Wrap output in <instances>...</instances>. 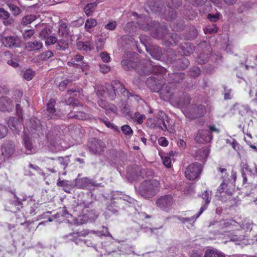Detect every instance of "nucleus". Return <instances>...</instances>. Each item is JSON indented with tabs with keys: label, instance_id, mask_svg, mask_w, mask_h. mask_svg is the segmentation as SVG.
<instances>
[{
	"label": "nucleus",
	"instance_id": "f257e3e1",
	"mask_svg": "<svg viewBox=\"0 0 257 257\" xmlns=\"http://www.w3.org/2000/svg\"><path fill=\"white\" fill-rule=\"evenodd\" d=\"M146 84L152 91L158 92L160 98L164 101H171L179 107L186 106L190 103L189 94L180 91L176 84L168 83L162 84L154 76L148 78Z\"/></svg>",
	"mask_w": 257,
	"mask_h": 257
},
{
	"label": "nucleus",
	"instance_id": "f03ea898",
	"mask_svg": "<svg viewBox=\"0 0 257 257\" xmlns=\"http://www.w3.org/2000/svg\"><path fill=\"white\" fill-rule=\"evenodd\" d=\"M137 55L136 53H125L124 54L121 62L122 67L124 70L130 71L134 69L141 75H149L151 73H154L157 75L166 73L167 70L165 68L160 65H154L151 60H143L139 64H137L136 62L132 60V59Z\"/></svg>",
	"mask_w": 257,
	"mask_h": 257
},
{
	"label": "nucleus",
	"instance_id": "7ed1b4c3",
	"mask_svg": "<svg viewBox=\"0 0 257 257\" xmlns=\"http://www.w3.org/2000/svg\"><path fill=\"white\" fill-rule=\"evenodd\" d=\"M166 3L168 7L167 14L166 8L163 6L160 7V1L148 2L147 7L146 8V11L148 13L151 12L157 14L167 21H171L176 17L175 9L181 5L182 0H167Z\"/></svg>",
	"mask_w": 257,
	"mask_h": 257
},
{
	"label": "nucleus",
	"instance_id": "20e7f679",
	"mask_svg": "<svg viewBox=\"0 0 257 257\" xmlns=\"http://www.w3.org/2000/svg\"><path fill=\"white\" fill-rule=\"evenodd\" d=\"M161 185L156 179H148L143 181L140 185L139 194L145 198H151L160 191Z\"/></svg>",
	"mask_w": 257,
	"mask_h": 257
},
{
	"label": "nucleus",
	"instance_id": "39448f33",
	"mask_svg": "<svg viewBox=\"0 0 257 257\" xmlns=\"http://www.w3.org/2000/svg\"><path fill=\"white\" fill-rule=\"evenodd\" d=\"M168 31L167 26L163 25L162 27H158L155 31H153L151 33V35L155 38L164 40L163 45L165 46H176L181 39L180 36L176 33H172L168 36V39L166 40Z\"/></svg>",
	"mask_w": 257,
	"mask_h": 257
},
{
	"label": "nucleus",
	"instance_id": "423d86ee",
	"mask_svg": "<svg viewBox=\"0 0 257 257\" xmlns=\"http://www.w3.org/2000/svg\"><path fill=\"white\" fill-rule=\"evenodd\" d=\"M213 225L216 230L219 233L223 234L235 230L237 227V222L233 219H222L210 224Z\"/></svg>",
	"mask_w": 257,
	"mask_h": 257
},
{
	"label": "nucleus",
	"instance_id": "0eeeda50",
	"mask_svg": "<svg viewBox=\"0 0 257 257\" xmlns=\"http://www.w3.org/2000/svg\"><path fill=\"white\" fill-rule=\"evenodd\" d=\"M201 164L194 162L188 165L184 172L185 176L189 180H194L198 178L202 171Z\"/></svg>",
	"mask_w": 257,
	"mask_h": 257
},
{
	"label": "nucleus",
	"instance_id": "6e6552de",
	"mask_svg": "<svg viewBox=\"0 0 257 257\" xmlns=\"http://www.w3.org/2000/svg\"><path fill=\"white\" fill-rule=\"evenodd\" d=\"M175 203L174 199L171 195H164L158 198L156 201L157 206L161 210L165 212H169Z\"/></svg>",
	"mask_w": 257,
	"mask_h": 257
},
{
	"label": "nucleus",
	"instance_id": "1a4fd4ad",
	"mask_svg": "<svg viewBox=\"0 0 257 257\" xmlns=\"http://www.w3.org/2000/svg\"><path fill=\"white\" fill-rule=\"evenodd\" d=\"M235 192V185H229L224 182L221 183L217 189V193L222 200L230 199Z\"/></svg>",
	"mask_w": 257,
	"mask_h": 257
},
{
	"label": "nucleus",
	"instance_id": "9d476101",
	"mask_svg": "<svg viewBox=\"0 0 257 257\" xmlns=\"http://www.w3.org/2000/svg\"><path fill=\"white\" fill-rule=\"evenodd\" d=\"M202 195L203 199L205 201V204L200 208V210L197 214L193 215L191 217H182L180 218V220L182 223L188 222H189L190 224H192L195 222L196 219L199 217L203 211L207 209L208 205L209 204L211 200L209 197L210 195L207 191H205Z\"/></svg>",
	"mask_w": 257,
	"mask_h": 257
},
{
	"label": "nucleus",
	"instance_id": "9b49d317",
	"mask_svg": "<svg viewBox=\"0 0 257 257\" xmlns=\"http://www.w3.org/2000/svg\"><path fill=\"white\" fill-rule=\"evenodd\" d=\"M206 113V108L203 105H192L190 110L185 111V116L191 120L202 117Z\"/></svg>",
	"mask_w": 257,
	"mask_h": 257
},
{
	"label": "nucleus",
	"instance_id": "f8f14e48",
	"mask_svg": "<svg viewBox=\"0 0 257 257\" xmlns=\"http://www.w3.org/2000/svg\"><path fill=\"white\" fill-rule=\"evenodd\" d=\"M69 35L67 30L62 31L59 30V39L57 40L56 49L57 50L65 51L69 46Z\"/></svg>",
	"mask_w": 257,
	"mask_h": 257
},
{
	"label": "nucleus",
	"instance_id": "ddd939ff",
	"mask_svg": "<svg viewBox=\"0 0 257 257\" xmlns=\"http://www.w3.org/2000/svg\"><path fill=\"white\" fill-rule=\"evenodd\" d=\"M88 146L90 152L95 155L100 154L105 148V143L103 141L95 138L89 141Z\"/></svg>",
	"mask_w": 257,
	"mask_h": 257
},
{
	"label": "nucleus",
	"instance_id": "4468645a",
	"mask_svg": "<svg viewBox=\"0 0 257 257\" xmlns=\"http://www.w3.org/2000/svg\"><path fill=\"white\" fill-rule=\"evenodd\" d=\"M161 130L164 132H168L170 134H174L175 127L172 123L171 119L164 113H162V121L161 123Z\"/></svg>",
	"mask_w": 257,
	"mask_h": 257
},
{
	"label": "nucleus",
	"instance_id": "2eb2a0df",
	"mask_svg": "<svg viewBox=\"0 0 257 257\" xmlns=\"http://www.w3.org/2000/svg\"><path fill=\"white\" fill-rule=\"evenodd\" d=\"M212 135L208 130H200L198 131L195 137V140L199 143H206L211 141Z\"/></svg>",
	"mask_w": 257,
	"mask_h": 257
},
{
	"label": "nucleus",
	"instance_id": "dca6fc26",
	"mask_svg": "<svg viewBox=\"0 0 257 257\" xmlns=\"http://www.w3.org/2000/svg\"><path fill=\"white\" fill-rule=\"evenodd\" d=\"M113 93L115 95H122L125 98H128L133 95L130 93L128 90L125 89L124 85L120 83L118 80H113Z\"/></svg>",
	"mask_w": 257,
	"mask_h": 257
},
{
	"label": "nucleus",
	"instance_id": "f3484780",
	"mask_svg": "<svg viewBox=\"0 0 257 257\" xmlns=\"http://www.w3.org/2000/svg\"><path fill=\"white\" fill-rule=\"evenodd\" d=\"M1 42L5 47L10 48L18 47L20 43L19 38L15 36L3 37Z\"/></svg>",
	"mask_w": 257,
	"mask_h": 257
},
{
	"label": "nucleus",
	"instance_id": "a211bd4d",
	"mask_svg": "<svg viewBox=\"0 0 257 257\" xmlns=\"http://www.w3.org/2000/svg\"><path fill=\"white\" fill-rule=\"evenodd\" d=\"M126 171V178L131 181L136 179L141 175V168L137 165L128 166Z\"/></svg>",
	"mask_w": 257,
	"mask_h": 257
},
{
	"label": "nucleus",
	"instance_id": "6ab92c4d",
	"mask_svg": "<svg viewBox=\"0 0 257 257\" xmlns=\"http://www.w3.org/2000/svg\"><path fill=\"white\" fill-rule=\"evenodd\" d=\"M70 160L68 157L66 156L64 157H58L55 162H53V164L55 165L53 168L48 169L49 172L52 173H56L60 170L58 166H60L61 168L65 169L69 164Z\"/></svg>",
	"mask_w": 257,
	"mask_h": 257
},
{
	"label": "nucleus",
	"instance_id": "aec40b11",
	"mask_svg": "<svg viewBox=\"0 0 257 257\" xmlns=\"http://www.w3.org/2000/svg\"><path fill=\"white\" fill-rule=\"evenodd\" d=\"M56 100L53 99H50L47 104V112L48 118L49 119H57L59 118L60 115L56 113V110L55 107Z\"/></svg>",
	"mask_w": 257,
	"mask_h": 257
},
{
	"label": "nucleus",
	"instance_id": "412c9836",
	"mask_svg": "<svg viewBox=\"0 0 257 257\" xmlns=\"http://www.w3.org/2000/svg\"><path fill=\"white\" fill-rule=\"evenodd\" d=\"M142 43L144 46L147 52L149 53L153 58L158 60H161L163 53L160 47L158 46H152L150 48H148L144 43Z\"/></svg>",
	"mask_w": 257,
	"mask_h": 257
},
{
	"label": "nucleus",
	"instance_id": "4be33fe9",
	"mask_svg": "<svg viewBox=\"0 0 257 257\" xmlns=\"http://www.w3.org/2000/svg\"><path fill=\"white\" fill-rule=\"evenodd\" d=\"M83 106H81V108ZM75 110L71 111L68 113V117L70 118H75L79 120H85L90 118L89 114L83 111L82 109H74Z\"/></svg>",
	"mask_w": 257,
	"mask_h": 257
},
{
	"label": "nucleus",
	"instance_id": "5701e85b",
	"mask_svg": "<svg viewBox=\"0 0 257 257\" xmlns=\"http://www.w3.org/2000/svg\"><path fill=\"white\" fill-rule=\"evenodd\" d=\"M14 104L13 101L7 97L0 98V110L2 111H10L14 108Z\"/></svg>",
	"mask_w": 257,
	"mask_h": 257
},
{
	"label": "nucleus",
	"instance_id": "b1692460",
	"mask_svg": "<svg viewBox=\"0 0 257 257\" xmlns=\"http://www.w3.org/2000/svg\"><path fill=\"white\" fill-rule=\"evenodd\" d=\"M194 46L190 42H185L180 46L179 52L184 56H190L194 51Z\"/></svg>",
	"mask_w": 257,
	"mask_h": 257
},
{
	"label": "nucleus",
	"instance_id": "393cba45",
	"mask_svg": "<svg viewBox=\"0 0 257 257\" xmlns=\"http://www.w3.org/2000/svg\"><path fill=\"white\" fill-rule=\"evenodd\" d=\"M2 155L6 157L11 156L15 152V144L13 143L8 142L2 146Z\"/></svg>",
	"mask_w": 257,
	"mask_h": 257
},
{
	"label": "nucleus",
	"instance_id": "a878e982",
	"mask_svg": "<svg viewBox=\"0 0 257 257\" xmlns=\"http://www.w3.org/2000/svg\"><path fill=\"white\" fill-rule=\"evenodd\" d=\"M0 19L3 20L5 26L11 25L14 22V20L10 18V14L4 8H0Z\"/></svg>",
	"mask_w": 257,
	"mask_h": 257
},
{
	"label": "nucleus",
	"instance_id": "bb28decb",
	"mask_svg": "<svg viewBox=\"0 0 257 257\" xmlns=\"http://www.w3.org/2000/svg\"><path fill=\"white\" fill-rule=\"evenodd\" d=\"M162 114L159 116L149 118L147 120L148 125L153 129H160L161 127Z\"/></svg>",
	"mask_w": 257,
	"mask_h": 257
},
{
	"label": "nucleus",
	"instance_id": "cd10ccee",
	"mask_svg": "<svg viewBox=\"0 0 257 257\" xmlns=\"http://www.w3.org/2000/svg\"><path fill=\"white\" fill-rule=\"evenodd\" d=\"M23 140L27 154H31L34 153L35 149H34L33 143L30 138L25 134L23 137Z\"/></svg>",
	"mask_w": 257,
	"mask_h": 257
},
{
	"label": "nucleus",
	"instance_id": "c85d7f7f",
	"mask_svg": "<svg viewBox=\"0 0 257 257\" xmlns=\"http://www.w3.org/2000/svg\"><path fill=\"white\" fill-rule=\"evenodd\" d=\"M84 59V57L83 56L80 55H76L74 58H73L74 61L77 62H80V64L75 63L74 62H68V65L69 66H72L74 67L75 68H78L80 67L82 71H83L84 70V68L86 66H87V64L84 62H83V60Z\"/></svg>",
	"mask_w": 257,
	"mask_h": 257
},
{
	"label": "nucleus",
	"instance_id": "c756f323",
	"mask_svg": "<svg viewBox=\"0 0 257 257\" xmlns=\"http://www.w3.org/2000/svg\"><path fill=\"white\" fill-rule=\"evenodd\" d=\"M185 74L184 73L177 72L168 74V80L171 83L175 84L180 82L184 78Z\"/></svg>",
	"mask_w": 257,
	"mask_h": 257
},
{
	"label": "nucleus",
	"instance_id": "7c9ffc66",
	"mask_svg": "<svg viewBox=\"0 0 257 257\" xmlns=\"http://www.w3.org/2000/svg\"><path fill=\"white\" fill-rule=\"evenodd\" d=\"M76 47L79 50H84L85 51H90L93 48V44L90 41H77Z\"/></svg>",
	"mask_w": 257,
	"mask_h": 257
},
{
	"label": "nucleus",
	"instance_id": "2f4dec72",
	"mask_svg": "<svg viewBox=\"0 0 257 257\" xmlns=\"http://www.w3.org/2000/svg\"><path fill=\"white\" fill-rule=\"evenodd\" d=\"M19 119L15 117H11L8 120L9 127L13 131H20L21 128V124L18 123Z\"/></svg>",
	"mask_w": 257,
	"mask_h": 257
},
{
	"label": "nucleus",
	"instance_id": "473e14b6",
	"mask_svg": "<svg viewBox=\"0 0 257 257\" xmlns=\"http://www.w3.org/2000/svg\"><path fill=\"white\" fill-rule=\"evenodd\" d=\"M208 151L206 148H202L196 152V159L202 162H204L208 157Z\"/></svg>",
	"mask_w": 257,
	"mask_h": 257
},
{
	"label": "nucleus",
	"instance_id": "72a5a7b5",
	"mask_svg": "<svg viewBox=\"0 0 257 257\" xmlns=\"http://www.w3.org/2000/svg\"><path fill=\"white\" fill-rule=\"evenodd\" d=\"M204 257H226L225 254L216 249H207L204 253Z\"/></svg>",
	"mask_w": 257,
	"mask_h": 257
},
{
	"label": "nucleus",
	"instance_id": "f704fd0d",
	"mask_svg": "<svg viewBox=\"0 0 257 257\" xmlns=\"http://www.w3.org/2000/svg\"><path fill=\"white\" fill-rule=\"evenodd\" d=\"M175 63V67L177 69H185L189 66V61L186 58L182 57L181 59H178Z\"/></svg>",
	"mask_w": 257,
	"mask_h": 257
},
{
	"label": "nucleus",
	"instance_id": "c9c22d12",
	"mask_svg": "<svg viewBox=\"0 0 257 257\" xmlns=\"http://www.w3.org/2000/svg\"><path fill=\"white\" fill-rule=\"evenodd\" d=\"M42 47L43 44L40 41L28 42L26 45V47L30 51L38 50L42 48Z\"/></svg>",
	"mask_w": 257,
	"mask_h": 257
},
{
	"label": "nucleus",
	"instance_id": "e433bc0d",
	"mask_svg": "<svg viewBox=\"0 0 257 257\" xmlns=\"http://www.w3.org/2000/svg\"><path fill=\"white\" fill-rule=\"evenodd\" d=\"M97 25V22L96 20L92 18L88 19L85 23V30L88 32H90V30L96 26Z\"/></svg>",
	"mask_w": 257,
	"mask_h": 257
},
{
	"label": "nucleus",
	"instance_id": "4c0bfd02",
	"mask_svg": "<svg viewBox=\"0 0 257 257\" xmlns=\"http://www.w3.org/2000/svg\"><path fill=\"white\" fill-rule=\"evenodd\" d=\"M37 19V16L35 15H28L25 16L22 20L21 23L23 25H27L31 24Z\"/></svg>",
	"mask_w": 257,
	"mask_h": 257
},
{
	"label": "nucleus",
	"instance_id": "58836bf2",
	"mask_svg": "<svg viewBox=\"0 0 257 257\" xmlns=\"http://www.w3.org/2000/svg\"><path fill=\"white\" fill-rule=\"evenodd\" d=\"M96 6L97 5L95 3H89L85 6L84 8V11L88 17L92 15Z\"/></svg>",
	"mask_w": 257,
	"mask_h": 257
},
{
	"label": "nucleus",
	"instance_id": "ea45409f",
	"mask_svg": "<svg viewBox=\"0 0 257 257\" xmlns=\"http://www.w3.org/2000/svg\"><path fill=\"white\" fill-rule=\"evenodd\" d=\"M198 34L197 29L194 27H192L189 29L188 34L185 36V38L188 40H193L197 37Z\"/></svg>",
	"mask_w": 257,
	"mask_h": 257
},
{
	"label": "nucleus",
	"instance_id": "a19ab883",
	"mask_svg": "<svg viewBox=\"0 0 257 257\" xmlns=\"http://www.w3.org/2000/svg\"><path fill=\"white\" fill-rule=\"evenodd\" d=\"M146 116L144 114H141L139 112L137 111L133 114V117L130 119H132L139 124H142Z\"/></svg>",
	"mask_w": 257,
	"mask_h": 257
},
{
	"label": "nucleus",
	"instance_id": "79ce46f5",
	"mask_svg": "<svg viewBox=\"0 0 257 257\" xmlns=\"http://www.w3.org/2000/svg\"><path fill=\"white\" fill-rule=\"evenodd\" d=\"M168 57L166 59V61L168 64L173 63L176 60V54L175 52L172 49L167 51Z\"/></svg>",
	"mask_w": 257,
	"mask_h": 257
},
{
	"label": "nucleus",
	"instance_id": "37998d69",
	"mask_svg": "<svg viewBox=\"0 0 257 257\" xmlns=\"http://www.w3.org/2000/svg\"><path fill=\"white\" fill-rule=\"evenodd\" d=\"M31 124L32 125L30 126V128L31 131L33 130H37L39 127H40V120L37 119L31 118L29 121V125H30Z\"/></svg>",
	"mask_w": 257,
	"mask_h": 257
},
{
	"label": "nucleus",
	"instance_id": "c03bdc74",
	"mask_svg": "<svg viewBox=\"0 0 257 257\" xmlns=\"http://www.w3.org/2000/svg\"><path fill=\"white\" fill-rule=\"evenodd\" d=\"M216 169L217 171L220 173L221 178L223 180V182H224L229 176L227 172V169L222 166L217 167Z\"/></svg>",
	"mask_w": 257,
	"mask_h": 257
},
{
	"label": "nucleus",
	"instance_id": "a18cd8bd",
	"mask_svg": "<svg viewBox=\"0 0 257 257\" xmlns=\"http://www.w3.org/2000/svg\"><path fill=\"white\" fill-rule=\"evenodd\" d=\"M201 73V70L199 67H192L188 71V75L191 77H198Z\"/></svg>",
	"mask_w": 257,
	"mask_h": 257
},
{
	"label": "nucleus",
	"instance_id": "49530a36",
	"mask_svg": "<svg viewBox=\"0 0 257 257\" xmlns=\"http://www.w3.org/2000/svg\"><path fill=\"white\" fill-rule=\"evenodd\" d=\"M9 8L11 11L12 14L15 16H18L19 15L21 12V9L16 5L13 4H8Z\"/></svg>",
	"mask_w": 257,
	"mask_h": 257
},
{
	"label": "nucleus",
	"instance_id": "de8ad7c7",
	"mask_svg": "<svg viewBox=\"0 0 257 257\" xmlns=\"http://www.w3.org/2000/svg\"><path fill=\"white\" fill-rule=\"evenodd\" d=\"M137 23L135 22H128L125 26L124 30L129 32H135L137 29Z\"/></svg>",
	"mask_w": 257,
	"mask_h": 257
},
{
	"label": "nucleus",
	"instance_id": "09e8293b",
	"mask_svg": "<svg viewBox=\"0 0 257 257\" xmlns=\"http://www.w3.org/2000/svg\"><path fill=\"white\" fill-rule=\"evenodd\" d=\"M54 56V54L52 51L50 50L46 51L42 53L39 55V59L41 60H46Z\"/></svg>",
	"mask_w": 257,
	"mask_h": 257
},
{
	"label": "nucleus",
	"instance_id": "8fccbe9b",
	"mask_svg": "<svg viewBox=\"0 0 257 257\" xmlns=\"http://www.w3.org/2000/svg\"><path fill=\"white\" fill-rule=\"evenodd\" d=\"M121 131L123 134L126 136H132L133 134V131L131 126L127 124H125L121 127Z\"/></svg>",
	"mask_w": 257,
	"mask_h": 257
},
{
	"label": "nucleus",
	"instance_id": "3c124183",
	"mask_svg": "<svg viewBox=\"0 0 257 257\" xmlns=\"http://www.w3.org/2000/svg\"><path fill=\"white\" fill-rule=\"evenodd\" d=\"M15 197L16 198V200L14 201L13 204L17 207V210H20L21 208H23V203L22 201H25L26 200V197H24L23 199H21L17 197L15 195Z\"/></svg>",
	"mask_w": 257,
	"mask_h": 257
},
{
	"label": "nucleus",
	"instance_id": "603ef678",
	"mask_svg": "<svg viewBox=\"0 0 257 257\" xmlns=\"http://www.w3.org/2000/svg\"><path fill=\"white\" fill-rule=\"evenodd\" d=\"M34 74V72L32 70L28 69L24 72L23 77L26 80L30 81L33 79Z\"/></svg>",
	"mask_w": 257,
	"mask_h": 257
},
{
	"label": "nucleus",
	"instance_id": "864d4df0",
	"mask_svg": "<svg viewBox=\"0 0 257 257\" xmlns=\"http://www.w3.org/2000/svg\"><path fill=\"white\" fill-rule=\"evenodd\" d=\"M122 111L125 117L127 119H130L131 117H133V113L128 106L126 105L124 106L122 109Z\"/></svg>",
	"mask_w": 257,
	"mask_h": 257
},
{
	"label": "nucleus",
	"instance_id": "5fc2aeb1",
	"mask_svg": "<svg viewBox=\"0 0 257 257\" xmlns=\"http://www.w3.org/2000/svg\"><path fill=\"white\" fill-rule=\"evenodd\" d=\"M89 180L87 178L84 177L80 179L78 181V185L80 186V188H84L89 184Z\"/></svg>",
	"mask_w": 257,
	"mask_h": 257
},
{
	"label": "nucleus",
	"instance_id": "6e6d98bb",
	"mask_svg": "<svg viewBox=\"0 0 257 257\" xmlns=\"http://www.w3.org/2000/svg\"><path fill=\"white\" fill-rule=\"evenodd\" d=\"M57 39L55 36H48L47 37L46 41H45V45L46 46L53 45L57 43Z\"/></svg>",
	"mask_w": 257,
	"mask_h": 257
},
{
	"label": "nucleus",
	"instance_id": "4d7b16f0",
	"mask_svg": "<svg viewBox=\"0 0 257 257\" xmlns=\"http://www.w3.org/2000/svg\"><path fill=\"white\" fill-rule=\"evenodd\" d=\"M66 104L72 106H82V105L80 104L79 102H76V100L73 97H70L65 101Z\"/></svg>",
	"mask_w": 257,
	"mask_h": 257
},
{
	"label": "nucleus",
	"instance_id": "13d9d810",
	"mask_svg": "<svg viewBox=\"0 0 257 257\" xmlns=\"http://www.w3.org/2000/svg\"><path fill=\"white\" fill-rule=\"evenodd\" d=\"M218 31V28L216 25H213L212 26L206 28L204 29L205 34H213L216 33Z\"/></svg>",
	"mask_w": 257,
	"mask_h": 257
},
{
	"label": "nucleus",
	"instance_id": "bf43d9fd",
	"mask_svg": "<svg viewBox=\"0 0 257 257\" xmlns=\"http://www.w3.org/2000/svg\"><path fill=\"white\" fill-rule=\"evenodd\" d=\"M35 31L32 29L25 30L23 33V38L25 40L29 39L34 34Z\"/></svg>",
	"mask_w": 257,
	"mask_h": 257
},
{
	"label": "nucleus",
	"instance_id": "052dcab7",
	"mask_svg": "<svg viewBox=\"0 0 257 257\" xmlns=\"http://www.w3.org/2000/svg\"><path fill=\"white\" fill-rule=\"evenodd\" d=\"M163 164L167 168H171V159L168 156H165L162 157Z\"/></svg>",
	"mask_w": 257,
	"mask_h": 257
},
{
	"label": "nucleus",
	"instance_id": "680f3d73",
	"mask_svg": "<svg viewBox=\"0 0 257 257\" xmlns=\"http://www.w3.org/2000/svg\"><path fill=\"white\" fill-rule=\"evenodd\" d=\"M207 18L211 22H216L219 19V14L218 13L214 15L209 14L207 15Z\"/></svg>",
	"mask_w": 257,
	"mask_h": 257
},
{
	"label": "nucleus",
	"instance_id": "e2e57ef3",
	"mask_svg": "<svg viewBox=\"0 0 257 257\" xmlns=\"http://www.w3.org/2000/svg\"><path fill=\"white\" fill-rule=\"evenodd\" d=\"M50 33V30L49 29L47 28H45L42 30L40 33V35L41 37L43 38H46L48 37Z\"/></svg>",
	"mask_w": 257,
	"mask_h": 257
},
{
	"label": "nucleus",
	"instance_id": "0e129e2a",
	"mask_svg": "<svg viewBox=\"0 0 257 257\" xmlns=\"http://www.w3.org/2000/svg\"><path fill=\"white\" fill-rule=\"evenodd\" d=\"M7 127L0 124V139L4 138L7 134Z\"/></svg>",
	"mask_w": 257,
	"mask_h": 257
},
{
	"label": "nucleus",
	"instance_id": "69168bd1",
	"mask_svg": "<svg viewBox=\"0 0 257 257\" xmlns=\"http://www.w3.org/2000/svg\"><path fill=\"white\" fill-rule=\"evenodd\" d=\"M28 168L30 169H32L34 172H37L39 174H40L42 171L39 166L36 165H33L32 164H29Z\"/></svg>",
	"mask_w": 257,
	"mask_h": 257
},
{
	"label": "nucleus",
	"instance_id": "338daca9",
	"mask_svg": "<svg viewBox=\"0 0 257 257\" xmlns=\"http://www.w3.org/2000/svg\"><path fill=\"white\" fill-rule=\"evenodd\" d=\"M203 253L201 250H193L191 254L190 257H202Z\"/></svg>",
	"mask_w": 257,
	"mask_h": 257
},
{
	"label": "nucleus",
	"instance_id": "774afa93",
	"mask_svg": "<svg viewBox=\"0 0 257 257\" xmlns=\"http://www.w3.org/2000/svg\"><path fill=\"white\" fill-rule=\"evenodd\" d=\"M99 67L100 69V71L103 73H107L110 70V67L106 64H100Z\"/></svg>",
	"mask_w": 257,
	"mask_h": 257
}]
</instances>
